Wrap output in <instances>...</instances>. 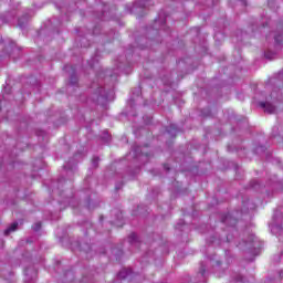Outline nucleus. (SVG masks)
Returning <instances> with one entry per match:
<instances>
[{"instance_id":"5","label":"nucleus","mask_w":283,"mask_h":283,"mask_svg":"<svg viewBox=\"0 0 283 283\" xmlns=\"http://www.w3.org/2000/svg\"><path fill=\"white\" fill-rule=\"evenodd\" d=\"M25 283L34 282L36 280V269L29 266L24 270Z\"/></svg>"},{"instance_id":"3","label":"nucleus","mask_w":283,"mask_h":283,"mask_svg":"<svg viewBox=\"0 0 283 283\" xmlns=\"http://www.w3.org/2000/svg\"><path fill=\"white\" fill-rule=\"evenodd\" d=\"M274 39L275 48L276 50H282V43H283V28L282 25L277 27L276 31L274 33H271L266 36V40Z\"/></svg>"},{"instance_id":"20","label":"nucleus","mask_w":283,"mask_h":283,"mask_svg":"<svg viewBox=\"0 0 283 283\" xmlns=\"http://www.w3.org/2000/svg\"><path fill=\"white\" fill-rule=\"evenodd\" d=\"M206 271H207V266L205 265V263H201L199 273H200V275H201L202 277H205Z\"/></svg>"},{"instance_id":"11","label":"nucleus","mask_w":283,"mask_h":283,"mask_svg":"<svg viewBox=\"0 0 283 283\" xmlns=\"http://www.w3.org/2000/svg\"><path fill=\"white\" fill-rule=\"evenodd\" d=\"M19 229V222L11 223L6 230L4 235H10V233H14Z\"/></svg>"},{"instance_id":"27","label":"nucleus","mask_w":283,"mask_h":283,"mask_svg":"<svg viewBox=\"0 0 283 283\" xmlns=\"http://www.w3.org/2000/svg\"><path fill=\"white\" fill-rule=\"evenodd\" d=\"M211 244H219V242L216 240V237L210 238Z\"/></svg>"},{"instance_id":"25","label":"nucleus","mask_w":283,"mask_h":283,"mask_svg":"<svg viewBox=\"0 0 283 283\" xmlns=\"http://www.w3.org/2000/svg\"><path fill=\"white\" fill-rule=\"evenodd\" d=\"M64 169H65V171H72V169H74V166L67 164L64 166Z\"/></svg>"},{"instance_id":"29","label":"nucleus","mask_w":283,"mask_h":283,"mask_svg":"<svg viewBox=\"0 0 283 283\" xmlns=\"http://www.w3.org/2000/svg\"><path fill=\"white\" fill-rule=\"evenodd\" d=\"M164 169H165V171H169L171 168H169V165H168V164H165V165H164Z\"/></svg>"},{"instance_id":"36","label":"nucleus","mask_w":283,"mask_h":283,"mask_svg":"<svg viewBox=\"0 0 283 283\" xmlns=\"http://www.w3.org/2000/svg\"><path fill=\"white\" fill-rule=\"evenodd\" d=\"M250 262H253V258L252 259H249Z\"/></svg>"},{"instance_id":"34","label":"nucleus","mask_w":283,"mask_h":283,"mask_svg":"<svg viewBox=\"0 0 283 283\" xmlns=\"http://www.w3.org/2000/svg\"><path fill=\"white\" fill-rule=\"evenodd\" d=\"M115 189H116V191H118V189H120V186L117 185V186L115 187Z\"/></svg>"},{"instance_id":"26","label":"nucleus","mask_w":283,"mask_h":283,"mask_svg":"<svg viewBox=\"0 0 283 283\" xmlns=\"http://www.w3.org/2000/svg\"><path fill=\"white\" fill-rule=\"evenodd\" d=\"M117 220H123V213L120 211H116Z\"/></svg>"},{"instance_id":"23","label":"nucleus","mask_w":283,"mask_h":283,"mask_svg":"<svg viewBox=\"0 0 283 283\" xmlns=\"http://www.w3.org/2000/svg\"><path fill=\"white\" fill-rule=\"evenodd\" d=\"M282 260H283V252L281 253V255L274 256V262H282Z\"/></svg>"},{"instance_id":"19","label":"nucleus","mask_w":283,"mask_h":283,"mask_svg":"<svg viewBox=\"0 0 283 283\" xmlns=\"http://www.w3.org/2000/svg\"><path fill=\"white\" fill-rule=\"evenodd\" d=\"M250 187L251 189H255L258 191V189H260V184L258 182V180H252L250 182Z\"/></svg>"},{"instance_id":"1","label":"nucleus","mask_w":283,"mask_h":283,"mask_svg":"<svg viewBox=\"0 0 283 283\" xmlns=\"http://www.w3.org/2000/svg\"><path fill=\"white\" fill-rule=\"evenodd\" d=\"M260 247H262V244L258 242V238H255L254 234H250L247 240L240 243V249H244V251H248V253H251L254 258L255 255H260Z\"/></svg>"},{"instance_id":"2","label":"nucleus","mask_w":283,"mask_h":283,"mask_svg":"<svg viewBox=\"0 0 283 283\" xmlns=\"http://www.w3.org/2000/svg\"><path fill=\"white\" fill-rule=\"evenodd\" d=\"M91 87L92 90H94L91 96L92 101H94V103H97V105H106L107 101H109V95L107 94V92H105V90H103V86L92 84Z\"/></svg>"},{"instance_id":"37","label":"nucleus","mask_w":283,"mask_h":283,"mask_svg":"<svg viewBox=\"0 0 283 283\" xmlns=\"http://www.w3.org/2000/svg\"><path fill=\"white\" fill-rule=\"evenodd\" d=\"M119 254H120V255H123V252H122V251H119Z\"/></svg>"},{"instance_id":"17","label":"nucleus","mask_w":283,"mask_h":283,"mask_svg":"<svg viewBox=\"0 0 283 283\" xmlns=\"http://www.w3.org/2000/svg\"><path fill=\"white\" fill-rule=\"evenodd\" d=\"M128 242L130 244H136V242H138V234L137 233H132L129 237H128Z\"/></svg>"},{"instance_id":"32","label":"nucleus","mask_w":283,"mask_h":283,"mask_svg":"<svg viewBox=\"0 0 283 283\" xmlns=\"http://www.w3.org/2000/svg\"><path fill=\"white\" fill-rule=\"evenodd\" d=\"M241 3H242L243 6H247V0H241Z\"/></svg>"},{"instance_id":"22","label":"nucleus","mask_w":283,"mask_h":283,"mask_svg":"<svg viewBox=\"0 0 283 283\" xmlns=\"http://www.w3.org/2000/svg\"><path fill=\"white\" fill-rule=\"evenodd\" d=\"M93 224H92V222H90V221H86L85 223H84V228L87 230V231H90V229H93Z\"/></svg>"},{"instance_id":"13","label":"nucleus","mask_w":283,"mask_h":283,"mask_svg":"<svg viewBox=\"0 0 283 283\" xmlns=\"http://www.w3.org/2000/svg\"><path fill=\"white\" fill-rule=\"evenodd\" d=\"M132 275V271L129 269H123L118 272L117 277L119 280H125Z\"/></svg>"},{"instance_id":"33","label":"nucleus","mask_w":283,"mask_h":283,"mask_svg":"<svg viewBox=\"0 0 283 283\" xmlns=\"http://www.w3.org/2000/svg\"><path fill=\"white\" fill-rule=\"evenodd\" d=\"M280 277L283 279V271L280 272Z\"/></svg>"},{"instance_id":"4","label":"nucleus","mask_w":283,"mask_h":283,"mask_svg":"<svg viewBox=\"0 0 283 283\" xmlns=\"http://www.w3.org/2000/svg\"><path fill=\"white\" fill-rule=\"evenodd\" d=\"M147 1L148 0H140L134 3L130 12L133 14H137L138 17H143V10H145V8H147Z\"/></svg>"},{"instance_id":"38","label":"nucleus","mask_w":283,"mask_h":283,"mask_svg":"<svg viewBox=\"0 0 283 283\" xmlns=\"http://www.w3.org/2000/svg\"><path fill=\"white\" fill-rule=\"evenodd\" d=\"M0 112H1V106H0Z\"/></svg>"},{"instance_id":"10","label":"nucleus","mask_w":283,"mask_h":283,"mask_svg":"<svg viewBox=\"0 0 283 283\" xmlns=\"http://www.w3.org/2000/svg\"><path fill=\"white\" fill-rule=\"evenodd\" d=\"M166 132L171 136V138H176V135L178 134V126H176V124H171L167 127Z\"/></svg>"},{"instance_id":"15","label":"nucleus","mask_w":283,"mask_h":283,"mask_svg":"<svg viewBox=\"0 0 283 283\" xmlns=\"http://www.w3.org/2000/svg\"><path fill=\"white\" fill-rule=\"evenodd\" d=\"M28 23V15H24L18 20L19 28L23 29L25 28V24Z\"/></svg>"},{"instance_id":"31","label":"nucleus","mask_w":283,"mask_h":283,"mask_svg":"<svg viewBox=\"0 0 283 283\" xmlns=\"http://www.w3.org/2000/svg\"><path fill=\"white\" fill-rule=\"evenodd\" d=\"M103 17H105V10H104V11H102V14H101V15H98V19H103Z\"/></svg>"},{"instance_id":"9","label":"nucleus","mask_w":283,"mask_h":283,"mask_svg":"<svg viewBox=\"0 0 283 283\" xmlns=\"http://www.w3.org/2000/svg\"><path fill=\"white\" fill-rule=\"evenodd\" d=\"M133 151H134L136 158H147V156H149L148 154H146V155L143 154V149L138 145L133 146Z\"/></svg>"},{"instance_id":"35","label":"nucleus","mask_w":283,"mask_h":283,"mask_svg":"<svg viewBox=\"0 0 283 283\" xmlns=\"http://www.w3.org/2000/svg\"><path fill=\"white\" fill-rule=\"evenodd\" d=\"M63 180H65V179H60V180H59V185H61V184L63 182Z\"/></svg>"},{"instance_id":"21","label":"nucleus","mask_w":283,"mask_h":283,"mask_svg":"<svg viewBox=\"0 0 283 283\" xmlns=\"http://www.w3.org/2000/svg\"><path fill=\"white\" fill-rule=\"evenodd\" d=\"M32 229H33V231L39 232V230L41 229V222L34 223V224L32 226Z\"/></svg>"},{"instance_id":"18","label":"nucleus","mask_w":283,"mask_h":283,"mask_svg":"<svg viewBox=\"0 0 283 283\" xmlns=\"http://www.w3.org/2000/svg\"><path fill=\"white\" fill-rule=\"evenodd\" d=\"M98 163H101V158L94 157V158L92 159V167H93L94 169H98Z\"/></svg>"},{"instance_id":"24","label":"nucleus","mask_w":283,"mask_h":283,"mask_svg":"<svg viewBox=\"0 0 283 283\" xmlns=\"http://www.w3.org/2000/svg\"><path fill=\"white\" fill-rule=\"evenodd\" d=\"M102 138L104 143H107L109 140V134L107 132H104V136Z\"/></svg>"},{"instance_id":"30","label":"nucleus","mask_w":283,"mask_h":283,"mask_svg":"<svg viewBox=\"0 0 283 283\" xmlns=\"http://www.w3.org/2000/svg\"><path fill=\"white\" fill-rule=\"evenodd\" d=\"M279 78H280V81H283V71H281V72L279 73Z\"/></svg>"},{"instance_id":"7","label":"nucleus","mask_w":283,"mask_h":283,"mask_svg":"<svg viewBox=\"0 0 283 283\" xmlns=\"http://www.w3.org/2000/svg\"><path fill=\"white\" fill-rule=\"evenodd\" d=\"M259 107L264 109L266 114H275V105L269 103V102H260Z\"/></svg>"},{"instance_id":"6","label":"nucleus","mask_w":283,"mask_h":283,"mask_svg":"<svg viewBox=\"0 0 283 283\" xmlns=\"http://www.w3.org/2000/svg\"><path fill=\"white\" fill-rule=\"evenodd\" d=\"M221 222L228 224V227H235V224H238V219L233 218L231 214H226L221 217Z\"/></svg>"},{"instance_id":"8","label":"nucleus","mask_w":283,"mask_h":283,"mask_svg":"<svg viewBox=\"0 0 283 283\" xmlns=\"http://www.w3.org/2000/svg\"><path fill=\"white\" fill-rule=\"evenodd\" d=\"M210 264H211V266H213V269H216V271H220L222 261H220L218 255L214 254V255H212V258H210Z\"/></svg>"},{"instance_id":"16","label":"nucleus","mask_w":283,"mask_h":283,"mask_svg":"<svg viewBox=\"0 0 283 283\" xmlns=\"http://www.w3.org/2000/svg\"><path fill=\"white\" fill-rule=\"evenodd\" d=\"M275 54L277 53L272 52L271 49H268V51H265V59H268L269 61H273V59H275Z\"/></svg>"},{"instance_id":"12","label":"nucleus","mask_w":283,"mask_h":283,"mask_svg":"<svg viewBox=\"0 0 283 283\" xmlns=\"http://www.w3.org/2000/svg\"><path fill=\"white\" fill-rule=\"evenodd\" d=\"M271 232L274 235H283V228L280 224H272L271 226Z\"/></svg>"},{"instance_id":"14","label":"nucleus","mask_w":283,"mask_h":283,"mask_svg":"<svg viewBox=\"0 0 283 283\" xmlns=\"http://www.w3.org/2000/svg\"><path fill=\"white\" fill-rule=\"evenodd\" d=\"M78 85V77L76 76V74H72L70 76V86H69V90L70 87H76Z\"/></svg>"},{"instance_id":"28","label":"nucleus","mask_w":283,"mask_h":283,"mask_svg":"<svg viewBox=\"0 0 283 283\" xmlns=\"http://www.w3.org/2000/svg\"><path fill=\"white\" fill-rule=\"evenodd\" d=\"M133 94H136L137 96L140 94V88H135V91L133 92Z\"/></svg>"}]
</instances>
